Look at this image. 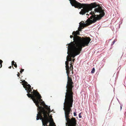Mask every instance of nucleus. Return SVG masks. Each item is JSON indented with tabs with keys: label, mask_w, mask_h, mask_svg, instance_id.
<instances>
[{
	"label": "nucleus",
	"mask_w": 126,
	"mask_h": 126,
	"mask_svg": "<svg viewBox=\"0 0 126 126\" xmlns=\"http://www.w3.org/2000/svg\"><path fill=\"white\" fill-rule=\"evenodd\" d=\"M13 65L16 68L17 67V65L16 64V63H15Z\"/></svg>",
	"instance_id": "obj_13"
},
{
	"label": "nucleus",
	"mask_w": 126,
	"mask_h": 126,
	"mask_svg": "<svg viewBox=\"0 0 126 126\" xmlns=\"http://www.w3.org/2000/svg\"><path fill=\"white\" fill-rule=\"evenodd\" d=\"M2 62H3L1 60H0V68H1L2 67Z\"/></svg>",
	"instance_id": "obj_10"
},
{
	"label": "nucleus",
	"mask_w": 126,
	"mask_h": 126,
	"mask_svg": "<svg viewBox=\"0 0 126 126\" xmlns=\"http://www.w3.org/2000/svg\"><path fill=\"white\" fill-rule=\"evenodd\" d=\"M27 94L29 98H31L36 105L38 107L37 110L43 108V106L41 104L42 102H44L41 99V96L38 92L36 90H33L32 93H28Z\"/></svg>",
	"instance_id": "obj_5"
},
{
	"label": "nucleus",
	"mask_w": 126,
	"mask_h": 126,
	"mask_svg": "<svg viewBox=\"0 0 126 126\" xmlns=\"http://www.w3.org/2000/svg\"><path fill=\"white\" fill-rule=\"evenodd\" d=\"M72 59L71 58H70L68 59V60L69 61H72Z\"/></svg>",
	"instance_id": "obj_17"
},
{
	"label": "nucleus",
	"mask_w": 126,
	"mask_h": 126,
	"mask_svg": "<svg viewBox=\"0 0 126 126\" xmlns=\"http://www.w3.org/2000/svg\"><path fill=\"white\" fill-rule=\"evenodd\" d=\"M22 84L24 88H25V90H27V93H32V89L31 88V85L29 84H27L28 83L25 81V80L22 81Z\"/></svg>",
	"instance_id": "obj_7"
},
{
	"label": "nucleus",
	"mask_w": 126,
	"mask_h": 126,
	"mask_svg": "<svg viewBox=\"0 0 126 126\" xmlns=\"http://www.w3.org/2000/svg\"><path fill=\"white\" fill-rule=\"evenodd\" d=\"M95 69L94 68H93L91 71V73H93L94 72H95Z\"/></svg>",
	"instance_id": "obj_11"
},
{
	"label": "nucleus",
	"mask_w": 126,
	"mask_h": 126,
	"mask_svg": "<svg viewBox=\"0 0 126 126\" xmlns=\"http://www.w3.org/2000/svg\"><path fill=\"white\" fill-rule=\"evenodd\" d=\"M67 45L68 46L66 47L68 48L67 53L68 55L70 54L71 56V57L73 58L79 54L81 51L82 48L86 47L69 43L66 45V46Z\"/></svg>",
	"instance_id": "obj_6"
},
{
	"label": "nucleus",
	"mask_w": 126,
	"mask_h": 126,
	"mask_svg": "<svg viewBox=\"0 0 126 126\" xmlns=\"http://www.w3.org/2000/svg\"><path fill=\"white\" fill-rule=\"evenodd\" d=\"M86 15H88V14H86Z\"/></svg>",
	"instance_id": "obj_23"
},
{
	"label": "nucleus",
	"mask_w": 126,
	"mask_h": 126,
	"mask_svg": "<svg viewBox=\"0 0 126 126\" xmlns=\"http://www.w3.org/2000/svg\"><path fill=\"white\" fill-rule=\"evenodd\" d=\"M19 72H18V74H17V76L18 77H19Z\"/></svg>",
	"instance_id": "obj_19"
},
{
	"label": "nucleus",
	"mask_w": 126,
	"mask_h": 126,
	"mask_svg": "<svg viewBox=\"0 0 126 126\" xmlns=\"http://www.w3.org/2000/svg\"><path fill=\"white\" fill-rule=\"evenodd\" d=\"M69 0L72 6L75 7L80 9L83 8L79 12L80 14L82 15H84L89 11L91 10L93 8H95L94 11H92L90 13V14L92 15L90 19L88 18L87 20L86 23H84L82 22L79 23V26L78 28L79 31H81L84 27L95 23L97 20H99L105 15L104 10L99 4H97L98 3L93 2L88 4L81 3L76 0Z\"/></svg>",
	"instance_id": "obj_1"
},
{
	"label": "nucleus",
	"mask_w": 126,
	"mask_h": 126,
	"mask_svg": "<svg viewBox=\"0 0 126 126\" xmlns=\"http://www.w3.org/2000/svg\"><path fill=\"white\" fill-rule=\"evenodd\" d=\"M65 64L66 73L67 76V81L66 87L67 89L64 103L63 110L64 112H71L72 110L71 108L72 107L73 102V93L72 89L74 87L73 85L74 83L72 78L69 76V73L71 70V68L69 67L68 61H66Z\"/></svg>",
	"instance_id": "obj_2"
},
{
	"label": "nucleus",
	"mask_w": 126,
	"mask_h": 126,
	"mask_svg": "<svg viewBox=\"0 0 126 126\" xmlns=\"http://www.w3.org/2000/svg\"><path fill=\"white\" fill-rule=\"evenodd\" d=\"M12 67H13V68L14 69V67H13V66H12Z\"/></svg>",
	"instance_id": "obj_25"
},
{
	"label": "nucleus",
	"mask_w": 126,
	"mask_h": 126,
	"mask_svg": "<svg viewBox=\"0 0 126 126\" xmlns=\"http://www.w3.org/2000/svg\"><path fill=\"white\" fill-rule=\"evenodd\" d=\"M115 40H114L112 42L111 45H113L114 44V43L115 42Z\"/></svg>",
	"instance_id": "obj_14"
},
{
	"label": "nucleus",
	"mask_w": 126,
	"mask_h": 126,
	"mask_svg": "<svg viewBox=\"0 0 126 126\" xmlns=\"http://www.w3.org/2000/svg\"><path fill=\"white\" fill-rule=\"evenodd\" d=\"M41 104L43 106V107L38 110L36 119L37 120H41L43 126H49L47 124L50 121L48 116L51 111H50V107H48L44 102H42Z\"/></svg>",
	"instance_id": "obj_3"
},
{
	"label": "nucleus",
	"mask_w": 126,
	"mask_h": 126,
	"mask_svg": "<svg viewBox=\"0 0 126 126\" xmlns=\"http://www.w3.org/2000/svg\"><path fill=\"white\" fill-rule=\"evenodd\" d=\"M15 63V62L14 61H13L12 62V65H13Z\"/></svg>",
	"instance_id": "obj_12"
},
{
	"label": "nucleus",
	"mask_w": 126,
	"mask_h": 126,
	"mask_svg": "<svg viewBox=\"0 0 126 126\" xmlns=\"http://www.w3.org/2000/svg\"><path fill=\"white\" fill-rule=\"evenodd\" d=\"M70 37L71 38H72L73 37H74V36H73V35H71L70 36Z\"/></svg>",
	"instance_id": "obj_20"
},
{
	"label": "nucleus",
	"mask_w": 126,
	"mask_h": 126,
	"mask_svg": "<svg viewBox=\"0 0 126 126\" xmlns=\"http://www.w3.org/2000/svg\"><path fill=\"white\" fill-rule=\"evenodd\" d=\"M11 68V66H10L9 67V68H10V69Z\"/></svg>",
	"instance_id": "obj_22"
},
{
	"label": "nucleus",
	"mask_w": 126,
	"mask_h": 126,
	"mask_svg": "<svg viewBox=\"0 0 126 126\" xmlns=\"http://www.w3.org/2000/svg\"><path fill=\"white\" fill-rule=\"evenodd\" d=\"M75 59H73V60H72V61L73 62H74V61L75 60Z\"/></svg>",
	"instance_id": "obj_21"
},
{
	"label": "nucleus",
	"mask_w": 126,
	"mask_h": 126,
	"mask_svg": "<svg viewBox=\"0 0 126 126\" xmlns=\"http://www.w3.org/2000/svg\"><path fill=\"white\" fill-rule=\"evenodd\" d=\"M24 71V69H22L20 71V73H22V72H23Z\"/></svg>",
	"instance_id": "obj_15"
},
{
	"label": "nucleus",
	"mask_w": 126,
	"mask_h": 126,
	"mask_svg": "<svg viewBox=\"0 0 126 126\" xmlns=\"http://www.w3.org/2000/svg\"><path fill=\"white\" fill-rule=\"evenodd\" d=\"M81 113H80L79 114V118H81L82 117L81 116Z\"/></svg>",
	"instance_id": "obj_16"
},
{
	"label": "nucleus",
	"mask_w": 126,
	"mask_h": 126,
	"mask_svg": "<svg viewBox=\"0 0 126 126\" xmlns=\"http://www.w3.org/2000/svg\"><path fill=\"white\" fill-rule=\"evenodd\" d=\"M121 109L122 108V107L121 106Z\"/></svg>",
	"instance_id": "obj_24"
},
{
	"label": "nucleus",
	"mask_w": 126,
	"mask_h": 126,
	"mask_svg": "<svg viewBox=\"0 0 126 126\" xmlns=\"http://www.w3.org/2000/svg\"><path fill=\"white\" fill-rule=\"evenodd\" d=\"M72 62H70V64L71 65V66L70 67H71V70H72V73H73L72 70L73 69V65H72Z\"/></svg>",
	"instance_id": "obj_9"
},
{
	"label": "nucleus",
	"mask_w": 126,
	"mask_h": 126,
	"mask_svg": "<svg viewBox=\"0 0 126 126\" xmlns=\"http://www.w3.org/2000/svg\"><path fill=\"white\" fill-rule=\"evenodd\" d=\"M74 115L75 116H76L77 115L76 113L75 112H74Z\"/></svg>",
	"instance_id": "obj_18"
},
{
	"label": "nucleus",
	"mask_w": 126,
	"mask_h": 126,
	"mask_svg": "<svg viewBox=\"0 0 126 126\" xmlns=\"http://www.w3.org/2000/svg\"><path fill=\"white\" fill-rule=\"evenodd\" d=\"M49 126H56L54 122L52 123H51L50 122V125Z\"/></svg>",
	"instance_id": "obj_8"
},
{
	"label": "nucleus",
	"mask_w": 126,
	"mask_h": 126,
	"mask_svg": "<svg viewBox=\"0 0 126 126\" xmlns=\"http://www.w3.org/2000/svg\"><path fill=\"white\" fill-rule=\"evenodd\" d=\"M77 31L76 32L74 31L72 33V35L74 36L73 41L71 42L69 44L77 45L82 46H88V44L91 40V39L89 37H82L78 36L79 34V31Z\"/></svg>",
	"instance_id": "obj_4"
}]
</instances>
